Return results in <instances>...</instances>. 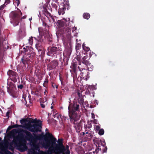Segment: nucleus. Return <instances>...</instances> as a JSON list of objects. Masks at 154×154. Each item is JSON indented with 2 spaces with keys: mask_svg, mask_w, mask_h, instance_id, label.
Listing matches in <instances>:
<instances>
[{
  "mask_svg": "<svg viewBox=\"0 0 154 154\" xmlns=\"http://www.w3.org/2000/svg\"><path fill=\"white\" fill-rule=\"evenodd\" d=\"M33 135L35 139L37 140H41L44 138L45 142H43L42 143V146L46 149L50 147V149L51 148L53 149L55 154H57V153L63 145V139H58L57 140V139L49 133H48L47 137L41 134L37 135L34 133Z\"/></svg>",
  "mask_w": 154,
  "mask_h": 154,
  "instance_id": "nucleus-1",
  "label": "nucleus"
},
{
  "mask_svg": "<svg viewBox=\"0 0 154 154\" xmlns=\"http://www.w3.org/2000/svg\"><path fill=\"white\" fill-rule=\"evenodd\" d=\"M79 105L77 103L70 104L68 106L69 115L71 123L75 124L79 119Z\"/></svg>",
  "mask_w": 154,
  "mask_h": 154,
  "instance_id": "nucleus-2",
  "label": "nucleus"
},
{
  "mask_svg": "<svg viewBox=\"0 0 154 154\" xmlns=\"http://www.w3.org/2000/svg\"><path fill=\"white\" fill-rule=\"evenodd\" d=\"M26 128L29 131L32 132H38L41 131L42 122L37 120L36 119H32L30 122H28L26 125Z\"/></svg>",
  "mask_w": 154,
  "mask_h": 154,
  "instance_id": "nucleus-3",
  "label": "nucleus"
},
{
  "mask_svg": "<svg viewBox=\"0 0 154 154\" xmlns=\"http://www.w3.org/2000/svg\"><path fill=\"white\" fill-rule=\"evenodd\" d=\"M22 14V13L20 11L13 12L11 13V16L12 19L11 23L13 24L14 26L18 25L21 19L26 18V16H24L21 18Z\"/></svg>",
  "mask_w": 154,
  "mask_h": 154,
  "instance_id": "nucleus-4",
  "label": "nucleus"
},
{
  "mask_svg": "<svg viewBox=\"0 0 154 154\" xmlns=\"http://www.w3.org/2000/svg\"><path fill=\"white\" fill-rule=\"evenodd\" d=\"M43 36H39L37 39L36 38L34 37V38L38 40V43L35 44V47L38 51L39 55L41 57H43L44 56L45 50L44 48L42 46L41 43L43 42Z\"/></svg>",
  "mask_w": 154,
  "mask_h": 154,
  "instance_id": "nucleus-5",
  "label": "nucleus"
},
{
  "mask_svg": "<svg viewBox=\"0 0 154 154\" xmlns=\"http://www.w3.org/2000/svg\"><path fill=\"white\" fill-rule=\"evenodd\" d=\"M48 52L47 54L50 56L57 57V55H61L62 53V48L59 47L53 46L48 49Z\"/></svg>",
  "mask_w": 154,
  "mask_h": 154,
  "instance_id": "nucleus-6",
  "label": "nucleus"
},
{
  "mask_svg": "<svg viewBox=\"0 0 154 154\" xmlns=\"http://www.w3.org/2000/svg\"><path fill=\"white\" fill-rule=\"evenodd\" d=\"M7 84L9 87H7V91L8 93L13 98H17L18 96V94L16 91L15 85L12 82H8Z\"/></svg>",
  "mask_w": 154,
  "mask_h": 154,
  "instance_id": "nucleus-7",
  "label": "nucleus"
},
{
  "mask_svg": "<svg viewBox=\"0 0 154 154\" xmlns=\"http://www.w3.org/2000/svg\"><path fill=\"white\" fill-rule=\"evenodd\" d=\"M98 147L97 148L95 149V151H93V153L96 152L97 154L100 150L102 153L106 152L107 149V147L106 146V143L104 140H100V142H98Z\"/></svg>",
  "mask_w": 154,
  "mask_h": 154,
  "instance_id": "nucleus-8",
  "label": "nucleus"
},
{
  "mask_svg": "<svg viewBox=\"0 0 154 154\" xmlns=\"http://www.w3.org/2000/svg\"><path fill=\"white\" fill-rule=\"evenodd\" d=\"M78 63V62L73 60L70 66V68L72 69L71 71L74 79L77 78L78 73L79 71L77 69Z\"/></svg>",
  "mask_w": 154,
  "mask_h": 154,
  "instance_id": "nucleus-9",
  "label": "nucleus"
},
{
  "mask_svg": "<svg viewBox=\"0 0 154 154\" xmlns=\"http://www.w3.org/2000/svg\"><path fill=\"white\" fill-rule=\"evenodd\" d=\"M7 74L9 76V79L14 83L17 82V79H19L17 73L12 70L9 69L7 72Z\"/></svg>",
  "mask_w": 154,
  "mask_h": 154,
  "instance_id": "nucleus-10",
  "label": "nucleus"
},
{
  "mask_svg": "<svg viewBox=\"0 0 154 154\" xmlns=\"http://www.w3.org/2000/svg\"><path fill=\"white\" fill-rule=\"evenodd\" d=\"M72 48L70 47H67L66 48L63 53V60L65 65H67L68 61L72 52Z\"/></svg>",
  "mask_w": 154,
  "mask_h": 154,
  "instance_id": "nucleus-11",
  "label": "nucleus"
},
{
  "mask_svg": "<svg viewBox=\"0 0 154 154\" xmlns=\"http://www.w3.org/2000/svg\"><path fill=\"white\" fill-rule=\"evenodd\" d=\"M32 60V58L31 55H30V54H29V53L28 52L27 53H26L21 58V63L22 62L25 67L26 66V65H27V66H28L29 62L30 61L31 62Z\"/></svg>",
  "mask_w": 154,
  "mask_h": 154,
  "instance_id": "nucleus-12",
  "label": "nucleus"
},
{
  "mask_svg": "<svg viewBox=\"0 0 154 154\" xmlns=\"http://www.w3.org/2000/svg\"><path fill=\"white\" fill-rule=\"evenodd\" d=\"M79 72V73L80 74L79 75L77 76V79H78L79 77H80L81 79H82L84 80L86 79L87 80V79L89 77V72H88V71L84 69H82L81 72H80L79 70V69L78 72Z\"/></svg>",
  "mask_w": 154,
  "mask_h": 154,
  "instance_id": "nucleus-13",
  "label": "nucleus"
},
{
  "mask_svg": "<svg viewBox=\"0 0 154 154\" xmlns=\"http://www.w3.org/2000/svg\"><path fill=\"white\" fill-rule=\"evenodd\" d=\"M70 153L69 146L66 145L65 146L63 144L57 153V154H70Z\"/></svg>",
  "mask_w": 154,
  "mask_h": 154,
  "instance_id": "nucleus-14",
  "label": "nucleus"
},
{
  "mask_svg": "<svg viewBox=\"0 0 154 154\" xmlns=\"http://www.w3.org/2000/svg\"><path fill=\"white\" fill-rule=\"evenodd\" d=\"M57 25L59 28L65 27L66 26H69L70 22L66 19L58 20L57 21Z\"/></svg>",
  "mask_w": 154,
  "mask_h": 154,
  "instance_id": "nucleus-15",
  "label": "nucleus"
},
{
  "mask_svg": "<svg viewBox=\"0 0 154 154\" xmlns=\"http://www.w3.org/2000/svg\"><path fill=\"white\" fill-rule=\"evenodd\" d=\"M58 61L56 60H54L48 64L47 69L49 70L54 69L58 65Z\"/></svg>",
  "mask_w": 154,
  "mask_h": 154,
  "instance_id": "nucleus-16",
  "label": "nucleus"
},
{
  "mask_svg": "<svg viewBox=\"0 0 154 154\" xmlns=\"http://www.w3.org/2000/svg\"><path fill=\"white\" fill-rule=\"evenodd\" d=\"M22 131L26 134L25 137V140L29 141L33 140L34 137L30 132L23 129L22 130Z\"/></svg>",
  "mask_w": 154,
  "mask_h": 154,
  "instance_id": "nucleus-17",
  "label": "nucleus"
},
{
  "mask_svg": "<svg viewBox=\"0 0 154 154\" xmlns=\"http://www.w3.org/2000/svg\"><path fill=\"white\" fill-rule=\"evenodd\" d=\"M0 47L3 48L4 51L7 50L9 47L8 41L5 40L3 41L0 40Z\"/></svg>",
  "mask_w": 154,
  "mask_h": 154,
  "instance_id": "nucleus-18",
  "label": "nucleus"
},
{
  "mask_svg": "<svg viewBox=\"0 0 154 154\" xmlns=\"http://www.w3.org/2000/svg\"><path fill=\"white\" fill-rule=\"evenodd\" d=\"M85 67L83 68L82 67L81 68L80 66H78V68L80 72H81L82 69H84L86 70L89 71H92L93 69V66L91 65L90 62H89V63L85 64Z\"/></svg>",
  "mask_w": 154,
  "mask_h": 154,
  "instance_id": "nucleus-19",
  "label": "nucleus"
},
{
  "mask_svg": "<svg viewBox=\"0 0 154 154\" xmlns=\"http://www.w3.org/2000/svg\"><path fill=\"white\" fill-rule=\"evenodd\" d=\"M62 29V31L61 33V34H65L67 35L70 34L71 29L70 27L69 26H66Z\"/></svg>",
  "mask_w": 154,
  "mask_h": 154,
  "instance_id": "nucleus-20",
  "label": "nucleus"
},
{
  "mask_svg": "<svg viewBox=\"0 0 154 154\" xmlns=\"http://www.w3.org/2000/svg\"><path fill=\"white\" fill-rule=\"evenodd\" d=\"M25 134L22 133L19 134L18 136L15 137L14 138L13 140L15 142L20 140L23 141L25 140Z\"/></svg>",
  "mask_w": 154,
  "mask_h": 154,
  "instance_id": "nucleus-21",
  "label": "nucleus"
},
{
  "mask_svg": "<svg viewBox=\"0 0 154 154\" xmlns=\"http://www.w3.org/2000/svg\"><path fill=\"white\" fill-rule=\"evenodd\" d=\"M92 125L91 123H88L86 125H85L84 128L85 129V134H88V133H93V132L91 131V128L92 127Z\"/></svg>",
  "mask_w": 154,
  "mask_h": 154,
  "instance_id": "nucleus-22",
  "label": "nucleus"
},
{
  "mask_svg": "<svg viewBox=\"0 0 154 154\" xmlns=\"http://www.w3.org/2000/svg\"><path fill=\"white\" fill-rule=\"evenodd\" d=\"M93 133H88V134H85V137L84 139L85 141H87L88 140H89L91 139L93 137Z\"/></svg>",
  "mask_w": 154,
  "mask_h": 154,
  "instance_id": "nucleus-23",
  "label": "nucleus"
},
{
  "mask_svg": "<svg viewBox=\"0 0 154 154\" xmlns=\"http://www.w3.org/2000/svg\"><path fill=\"white\" fill-rule=\"evenodd\" d=\"M66 8L63 5H62L61 7H59L58 11L59 14V15L63 14L65 13V9Z\"/></svg>",
  "mask_w": 154,
  "mask_h": 154,
  "instance_id": "nucleus-24",
  "label": "nucleus"
},
{
  "mask_svg": "<svg viewBox=\"0 0 154 154\" xmlns=\"http://www.w3.org/2000/svg\"><path fill=\"white\" fill-rule=\"evenodd\" d=\"M88 57L87 56H84L82 58V63L85 65V64L89 63V61L88 60H89Z\"/></svg>",
  "mask_w": 154,
  "mask_h": 154,
  "instance_id": "nucleus-25",
  "label": "nucleus"
},
{
  "mask_svg": "<svg viewBox=\"0 0 154 154\" xmlns=\"http://www.w3.org/2000/svg\"><path fill=\"white\" fill-rule=\"evenodd\" d=\"M48 148V151L47 152H44L42 151H40V152L42 153V154H52V153H54L53 149L52 148L50 149V147H49Z\"/></svg>",
  "mask_w": 154,
  "mask_h": 154,
  "instance_id": "nucleus-26",
  "label": "nucleus"
},
{
  "mask_svg": "<svg viewBox=\"0 0 154 154\" xmlns=\"http://www.w3.org/2000/svg\"><path fill=\"white\" fill-rule=\"evenodd\" d=\"M21 83H19L17 85V88L18 89H22L24 87V85L25 84V81H21Z\"/></svg>",
  "mask_w": 154,
  "mask_h": 154,
  "instance_id": "nucleus-27",
  "label": "nucleus"
},
{
  "mask_svg": "<svg viewBox=\"0 0 154 154\" xmlns=\"http://www.w3.org/2000/svg\"><path fill=\"white\" fill-rule=\"evenodd\" d=\"M59 117L61 119L62 122H65L66 121L67 118L66 117L64 116H62L61 114H60L57 117V118L59 119Z\"/></svg>",
  "mask_w": 154,
  "mask_h": 154,
  "instance_id": "nucleus-28",
  "label": "nucleus"
},
{
  "mask_svg": "<svg viewBox=\"0 0 154 154\" xmlns=\"http://www.w3.org/2000/svg\"><path fill=\"white\" fill-rule=\"evenodd\" d=\"M43 12V13L47 17L51 16V14L48 11L46 8H44Z\"/></svg>",
  "mask_w": 154,
  "mask_h": 154,
  "instance_id": "nucleus-29",
  "label": "nucleus"
},
{
  "mask_svg": "<svg viewBox=\"0 0 154 154\" xmlns=\"http://www.w3.org/2000/svg\"><path fill=\"white\" fill-rule=\"evenodd\" d=\"M83 18L87 20H88L90 17V15L88 13H85L83 15Z\"/></svg>",
  "mask_w": 154,
  "mask_h": 154,
  "instance_id": "nucleus-30",
  "label": "nucleus"
},
{
  "mask_svg": "<svg viewBox=\"0 0 154 154\" xmlns=\"http://www.w3.org/2000/svg\"><path fill=\"white\" fill-rule=\"evenodd\" d=\"M59 61L60 62V67L61 68L64 66H66L67 65H65L64 61L63 60V59L62 60V58H61L59 59Z\"/></svg>",
  "mask_w": 154,
  "mask_h": 154,
  "instance_id": "nucleus-31",
  "label": "nucleus"
},
{
  "mask_svg": "<svg viewBox=\"0 0 154 154\" xmlns=\"http://www.w3.org/2000/svg\"><path fill=\"white\" fill-rule=\"evenodd\" d=\"M45 32L46 33L49 35V38H48V41L49 44H50L51 45L52 44V38L50 37V36L48 32V31L47 30Z\"/></svg>",
  "mask_w": 154,
  "mask_h": 154,
  "instance_id": "nucleus-32",
  "label": "nucleus"
},
{
  "mask_svg": "<svg viewBox=\"0 0 154 154\" xmlns=\"http://www.w3.org/2000/svg\"><path fill=\"white\" fill-rule=\"evenodd\" d=\"M82 57V56L80 54H79L77 56L76 59L79 62V65H81V62H80V60Z\"/></svg>",
  "mask_w": 154,
  "mask_h": 154,
  "instance_id": "nucleus-33",
  "label": "nucleus"
},
{
  "mask_svg": "<svg viewBox=\"0 0 154 154\" xmlns=\"http://www.w3.org/2000/svg\"><path fill=\"white\" fill-rule=\"evenodd\" d=\"M48 78H46L45 81L44 82L43 85V86L47 88L48 86Z\"/></svg>",
  "mask_w": 154,
  "mask_h": 154,
  "instance_id": "nucleus-34",
  "label": "nucleus"
},
{
  "mask_svg": "<svg viewBox=\"0 0 154 154\" xmlns=\"http://www.w3.org/2000/svg\"><path fill=\"white\" fill-rule=\"evenodd\" d=\"M84 97L78 98V100L79 103L82 104L84 102V99H83Z\"/></svg>",
  "mask_w": 154,
  "mask_h": 154,
  "instance_id": "nucleus-35",
  "label": "nucleus"
},
{
  "mask_svg": "<svg viewBox=\"0 0 154 154\" xmlns=\"http://www.w3.org/2000/svg\"><path fill=\"white\" fill-rule=\"evenodd\" d=\"M2 150L4 152L5 154H13L11 152L8 151L7 149H4Z\"/></svg>",
  "mask_w": 154,
  "mask_h": 154,
  "instance_id": "nucleus-36",
  "label": "nucleus"
},
{
  "mask_svg": "<svg viewBox=\"0 0 154 154\" xmlns=\"http://www.w3.org/2000/svg\"><path fill=\"white\" fill-rule=\"evenodd\" d=\"M82 48L85 51L87 52L89 51L90 50V48L89 47L84 46V45H82Z\"/></svg>",
  "mask_w": 154,
  "mask_h": 154,
  "instance_id": "nucleus-37",
  "label": "nucleus"
},
{
  "mask_svg": "<svg viewBox=\"0 0 154 154\" xmlns=\"http://www.w3.org/2000/svg\"><path fill=\"white\" fill-rule=\"evenodd\" d=\"M28 122V120L27 119H23L20 120V123L23 125L26 122Z\"/></svg>",
  "mask_w": 154,
  "mask_h": 154,
  "instance_id": "nucleus-38",
  "label": "nucleus"
},
{
  "mask_svg": "<svg viewBox=\"0 0 154 154\" xmlns=\"http://www.w3.org/2000/svg\"><path fill=\"white\" fill-rule=\"evenodd\" d=\"M81 47V44L80 43H77L75 46V49L77 51V50H79Z\"/></svg>",
  "mask_w": 154,
  "mask_h": 154,
  "instance_id": "nucleus-39",
  "label": "nucleus"
},
{
  "mask_svg": "<svg viewBox=\"0 0 154 154\" xmlns=\"http://www.w3.org/2000/svg\"><path fill=\"white\" fill-rule=\"evenodd\" d=\"M104 130L103 129H100L98 132V134L100 135H103L104 134Z\"/></svg>",
  "mask_w": 154,
  "mask_h": 154,
  "instance_id": "nucleus-40",
  "label": "nucleus"
},
{
  "mask_svg": "<svg viewBox=\"0 0 154 154\" xmlns=\"http://www.w3.org/2000/svg\"><path fill=\"white\" fill-rule=\"evenodd\" d=\"M33 42V37H31L28 40V42L30 45H32Z\"/></svg>",
  "mask_w": 154,
  "mask_h": 154,
  "instance_id": "nucleus-41",
  "label": "nucleus"
},
{
  "mask_svg": "<svg viewBox=\"0 0 154 154\" xmlns=\"http://www.w3.org/2000/svg\"><path fill=\"white\" fill-rule=\"evenodd\" d=\"M76 130L77 132H79L80 131L81 129V126L79 125H77V126H75V127Z\"/></svg>",
  "mask_w": 154,
  "mask_h": 154,
  "instance_id": "nucleus-42",
  "label": "nucleus"
},
{
  "mask_svg": "<svg viewBox=\"0 0 154 154\" xmlns=\"http://www.w3.org/2000/svg\"><path fill=\"white\" fill-rule=\"evenodd\" d=\"M33 147L34 149L35 150L38 151H39L40 150L39 146L38 144H36L34 145Z\"/></svg>",
  "mask_w": 154,
  "mask_h": 154,
  "instance_id": "nucleus-43",
  "label": "nucleus"
},
{
  "mask_svg": "<svg viewBox=\"0 0 154 154\" xmlns=\"http://www.w3.org/2000/svg\"><path fill=\"white\" fill-rule=\"evenodd\" d=\"M34 94L37 96H40V94L39 92V91L38 89H37L34 92Z\"/></svg>",
  "mask_w": 154,
  "mask_h": 154,
  "instance_id": "nucleus-44",
  "label": "nucleus"
},
{
  "mask_svg": "<svg viewBox=\"0 0 154 154\" xmlns=\"http://www.w3.org/2000/svg\"><path fill=\"white\" fill-rule=\"evenodd\" d=\"M81 92H80V91H78L77 92V95H78V98H79V97H84V96H85V95H83L82 93H81Z\"/></svg>",
  "mask_w": 154,
  "mask_h": 154,
  "instance_id": "nucleus-45",
  "label": "nucleus"
},
{
  "mask_svg": "<svg viewBox=\"0 0 154 154\" xmlns=\"http://www.w3.org/2000/svg\"><path fill=\"white\" fill-rule=\"evenodd\" d=\"M51 5L53 8L55 9L57 11V5L55 3H52L51 4Z\"/></svg>",
  "mask_w": 154,
  "mask_h": 154,
  "instance_id": "nucleus-46",
  "label": "nucleus"
},
{
  "mask_svg": "<svg viewBox=\"0 0 154 154\" xmlns=\"http://www.w3.org/2000/svg\"><path fill=\"white\" fill-rule=\"evenodd\" d=\"M22 127V125H19L18 124H15L13 125L12 126V128H20Z\"/></svg>",
  "mask_w": 154,
  "mask_h": 154,
  "instance_id": "nucleus-47",
  "label": "nucleus"
},
{
  "mask_svg": "<svg viewBox=\"0 0 154 154\" xmlns=\"http://www.w3.org/2000/svg\"><path fill=\"white\" fill-rule=\"evenodd\" d=\"M28 53L29 54H30V55H31L32 58L33 56H35V53L32 51H31Z\"/></svg>",
  "mask_w": 154,
  "mask_h": 154,
  "instance_id": "nucleus-48",
  "label": "nucleus"
},
{
  "mask_svg": "<svg viewBox=\"0 0 154 154\" xmlns=\"http://www.w3.org/2000/svg\"><path fill=\"white\" fill-rule=\"evenodd\" d=\"M52 86L53 88H54L56 87V88H58V86L56 85L55 83H52Z\"/></svg>",
  "mask_w": 154,
  "mask_h": 154,
  "instance_id": "nucleus-49",
  "label": "nucleus"
},
{
  "mask_svg": "<svg viewBox=\"0 0 154 154\" xmlns=\"http://www.w3.org/2000/svg\"><path fill=\"white\" fill-rule=\"evenodd\" d=\"M9 149L11 150H13L14 148L12 146V144H10L9 145Z\"/></svg>",
  "mask_w": 154,
  "mask_h": 154,
  "instance_id": "nucleus-50",
  "label": "nucleus"
},
{
  "mask_svg": "<svg viewBox=\"0 0 154 154\" xmlns=\"http://www.w3.org/2000/svg\"><path fill=\"white\" fill-rule=\"evenodd\" d=\"M40 105H41V107L42 108H44L45 107V105L44 104V103H43L42 102H40Z\"/></svg>",
  "mask_w": 154,
  "mask_h": 154,
  "instance_id": "nucleus-51",
  "label": "nucleus"
},
{
  "mask_svg": "<svg viewBox=\"0 0 154 154\" xmlns=\"http://www.w3.org/2000/svg\"><path fill=\"white\" fill-rule=\"evenodd\" d=\"M95 128L96 131H99L100 129V127L99 125H96Z\"/></svg>",
  "mask_w": 154,
  "mask_h": 154,
  "instance_id": "nucleus-52",
  "label": "nucleus"
},
{
  "mask_svg": "<svg viewBox=\"0 0 154 154\" xmlns=\"http://www.w3.org/2000/svg\"><path fill=\"white\" fill-rule=\"evenodd\" d=\"M43 26H45L46 27H47L48 28L49 27V26L45 22H43Z\"/></svg>",
  "mask_w": 154,
  "mask_h": 154,
  "instance_id": "nucleus-53",
  "label": "nucleus"
},
{
  "mask_svg": "<svg viewBox=\"0 0 154 154\" xmlns=\"http://www.w3.org/2000/svg\"><path fill=\"white\" fill-rule=\"evenodd\" d=\"M11 2L10 0H6L4 4H6V5L9 4Z\"/></svg>",
  "mask_w": 154,
  "mask_h": 154,
  "instance_id": "nucleus-54",
  "label": "nucleus"
},
{
  "mask_svg": "<svg viewBox=\"0 0 154 154\" xmlns=\"http://www.w3.org/2000/svg\"><path fill=\"white\" fill-rule=\"evenodd\" d=\"M5 6L6 5H5V4H4L3 5H2L0 6V10H2L3 9Z\"/></svg>",
  "mask_w": 154,
  "mask_h": 154,
  "instance_id": "nucleus-55",
  "label": "nucleus"
},
{
  "mask_svg": "<svg viewBox=\"0 0 154 154\" xmlns=\"http://www.w3.org/2000/svg\"><path fill=\"white\" fill-rule=\"evenodd\" d=\"M62 2V3H65V4H67V2H68V0H61Z\"/></svg>",
  "mask_w": 154,
  "mask_h": 154,
  "instance_id": "nucleus-56",
  "label": "nucleus"
},
{
  "mask_svg": "<svg viewBox=\"0 0 154 154\" xmlns=\"http://www.w3.org/2000/svg\"><path fill=\"white\" fill-rule=\"evenodd\" d=\"M31 81L32 83H35V79L33 77L32 78V80H31Z\"/></svg>",
  "mask_w": 154,
  "mask_h": 154,
  "instance_id": "nucleus-57",
  "label": "nucleus"
},
{
  "mask_svg": "<svg viewBox=\"0 0 154 154\" xmlns=\"http://www.w3.org/2000/svg\"><path fill=\"white\" fill-rule=\"evenodd\" d=\"M60 81L61 82V83L62 85H63V79L62 78L60 77Z\"/></svg>",
  "mask_w": 154,
  "mask_h": 154,
  "instance_id": "nucleus-58",
  "label": "nucleus"
},
{
  "mask_svg": "<svg viewBox=\"0 0 154 154\" xmlns=\"http://www.w3.org/2000/svg\"><path fill=\"white\" fill-rule=\"evenodd\" d=\"M76 29V27H73L72 28V32H73L74 31H75Z\"/></svg>",
  "mask_w": 154,
  "mask_h": 154,
  "instance_id": "nucleus-59",
  "label": "nucleus"
},
{
  "mask_svg": "<svg viewBox=\"0 0 154 154\" xmlns=\"http://www.w3.org/2000/svg\"><path fill=\"white\" fill-rule=\"evenodd\" d=\"M48 92L47 90H46V89H45V91L44 92V95H46L48 94Z\"/></svg>",
  "mask_w": 154,
  "mask_h": 154,
  "instance_id": "nucleus-60",
  "label": "nucleus"
},
{
  "mask_svg": "<svg viewBox=\"0 0 154 154\" xmlns=\"http://www.w3.org/2000/svg\"><path fill=\"white\" fill-rule=\"evenodd\" d=\"M9 114H10V112H9L8 111V112H7L6 113V116L9 117Z\"/></svg>",
  "mask_w": 154,
  "mask_h": 154,
  "instance_id": "nucleus-61",
  "label": "nucleus"
},
{
  "mask_svg": "<svg viewBox=\"0 0 154 154\" xmlns=\"http://www.w3.org/2000/svg\"><path fill=\"white\" fill-rule=\"evenodd\" d=\"M97 120L96 119H94V124H97Z\"/></svg>",
  "mask_w": 154,
  "mask_h": 154,
  "instance_id": "nucleus-62",
  "label": "nucleus"
},
{
  "mask_svg": "<svg viewBox=\"0 0 154 154\" xmlns=\"http://www.w3.org/2000/svg\"><path fill=\"white\" fill-rule=\"evenodd\" d=\"M17 2V6H18L20 4V2L19 0H15Z\"/></svg>",
  "mask_w": 154,
  "mask_h": 154,
  "instance_id": "nucleus-63",
  "label": "nucleus"
},
{
  "mask_svg": "<svg viewBox=\"0 0 154 154\" xmlns=\"http://www.w3.org/2000/svg\"><path fill=\"white\" fill-rule=\"evenodd\" d=\"M91 115H92V119H94L95 118V115L94 113H91Z\"/></svg>",
  "mask_w": 154,
  "mask_h": 154,
  "instance_id": "nucleus-64",
  "label": "nucleus"
}]
</instances>
